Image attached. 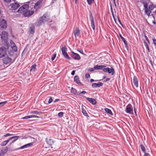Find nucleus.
<instances>
[{
  "label": "nucleus",
  "instance_id": "nucleus-8",
  "mask_svg": "<svg viewBox=\"0 0 156 156\" xmlns=\"http://www.w3.org/2000/svg\"><path fill=\"white\" fill-rule=\"evenodd\" d=\"M34 12V11L31 9H28L23 14V16L24 17H29L32 15Z\"/></svg>",
  "mask_w": 156,
  "mask_h": 156
},
{
  "label": "nucleus",
  "instance_id": "nucleus-21",
  "mask_svg": "<svg viewBox=\"0 0 156 156\" xmlns=\"http://www.w3.org/2000/svg\"><path fill=\"white\" fill-rule=\"evenodd\" d=\"M155 7V5H154L153 4H151L148 6V10L149 11V12H150V15L151 13V11Z\"/></svg>",
  "mask_w": 156,
  "mask_h": 156
},
{
  "label": "nucleus",
  "instance_id": "nucleus-52",
  "mask_svg": "<svg viewBox=\"0 0 156 156\" xmlns=\"http://www.w3.org/2000/svg\"><path fill=\"white\" fill-rule=\"evenodd\" d=\"M87 92L84 91H83L82 92H80L79 93L80 94H85Z\"/></svg>",
  "mask_w": 156,
  "mask_h": 156
},
{
  "label": "nucleus",
  "instance_id": "nucleus-64",
  "mask_svg": "<svg viewBox=\"0 0 156 156\" xmlns=\"http://www.w3.org/2000/svg\"><path fill=\"white\" fill-rule=\"evenodd\" d=\"M0 156H3L2 154V153H0Z\"/></svg>",
  "mask_w": 156,
  "mask_h": 156
},
{
  "label": "nucleus",
  "instance_id": "nucleus-9",
  "mask_svg": "<svg viewBox=\"0 0 156 156\" xmlns=\"http://www.w3.org/2000/svg\"><path fill=\"white\" fill-rule=\"evenodd\" d=\"M7 26L6 21L4 19L2 20L0 22V27L3 29H5Z\"/></svg>",
  "mask_w": 156,
  "mask_h": 156
},
{
  "label": "nucleus",
  "instance_id": "nucleus-29",
  "mask_svg": "<svg viewBox=\"0 0 156 156\" xmlns=\"http://www.w3.org/2000/svg\"><path fill=\"white\" fill-rule=\"evenodd\" d=\"M105 110L107 113L109 114L112 115H113V113L111 110L109 109L108 108H105Z\"/></svg>",
  "mask_w": 156,
  "mask_h": 156
},
{
  "label": "nucleus",
  "instance_id": "nucleus-54",
  "mask_svg": "<svg viewBox=\"0 0 156 156\" xmlns=\"http://www.w3.org/2000/svg\"><path fill=\"white\" fill-rule=\"evenodd\" d=\"M110 80V78H107L104 81V82H106L107 81H109Z\"/></svg>",
  "mask_w": 156,
  "mask_h": 156
},
{
  "label": "nucleus",
  "instance_id": "nucleus-28",
  "mask_svg": "<svg viewBox=\"0 0 156 156\" xmlns=\"http://www.w3.org/2000/svg\"><path fill=\"white\" fill-rule=\"evenodd\" d=\"M30 34H33L34 32V26L30 27L29 31Z\"/></svg>",
  "mask_w": 156,
  "mask_h": 156
},
{
  "label": "nucleus",
  "instance_id": "nucleus-25",
  "mask_svg": "<svg viewBox=\"0 0 156 156\" xmlns=\"http://www.w3.org/2000/svg\"><path fill=\"white\" fill-rule=\"evenodd\" d=\"M106 69V66L105 65H98V70H102L104 72Z\"/></svg>",
  "mask_w": 156,
  "mask_h": 156
},
{
  "label": "nucleus",
  "instance_id": "nucleus-2",
  "mask_svg": "<svg viewBox=\"0 0 156 156\" xmlns=\"http://www.w3.org/2000/svg\"><path fill=\"white\" fill-rule=\"evenodd\" d=\"M1 36L2 41L6 43L8 39V35L7 32L5 31H2L1 34Z\"/></svg>",
  "mask_w": 156,
  "mask_h": 156
},
{
  "label": "nucleus",
  "instance_id": "nucleus-42",
  "mask_svg": "<svg viewBox=\"0 0 156 156\" xmlns=\"http://www.w3.org/2000/svg\"><path fill=\"white\" fill-rule=\"evenodd\" d=\"M94 0H87V2L89 5H91Z\"/></svg>",
  "mask_w": 156,
  "mask_h": 156
},
{
  "label": "nucleus",
  "instance_id": "nucleus-40",
  "mask_svg": "<svg viewBox=\"0 0 156 156\" xmlns=\"http://www.w3.org/2000/svg\"><path fill=\"white\" fill-rule=\"evenodd\" d=\"M56 54H54L51 57V59L52 61L53 60L55 59V58L56 57Z\"/></svg>",
  "mask_w": 156,
  "mask_h": 156
},
{
  "label": "nucleus",
  "instance_id": "nucleus-17",
  "mask_svg": "<svg viewBox=\"0 0 156 156\" xmlns=\"http://www.w3.org/2000/svg\"><path fill=\"white\" fill-rule=\"evenodd\" d=\"M74 81L78 84L81 85L82 83L80 82L79 80V77L78 75H76L74 77Z\"/></svg>",
  "mask_w": 156,
  "mask_h": 156
},
{
  "label": "nucleus",
  "instance_id": "nucleus-3",
  "mask_svg": "<svg viewBox=\"0 0 156 156\" xmlns=\"http://www.w3.org/2000/svg\"><path fill=\"white\" fill-rule=\"evenodd\" d=\"M29 7L28 4H25L20 7L18 10V12L20 13H23V15L25 13L28 9Z\"/></svg>",
  "mask_w": 156,
  "mask_h": 156
},
{
  "label": "nucleus",
  "instance_id": "nucleus-43",
  "mask_svg": "<svg viewBox=\"0 0 156 156\" xmlns=\"http://www.w3.org/2000/svg\"><path fill=\"white\" fill-rule=\"evenodd\" d=\"M30 115L27 116L25 117H24L22 118L23 119H27L29 118H30Z\"/></svg>",
  "mask_w": 156,
  "mask_h": 156
},
{
  "label": "nucleus",
  "instance_id": "nucleus-37",
  "mask_svg": "<svg viewBox=\"0 0 156 156\" xmlns=\"http://www.w3.org/2000/svg\"><path fill=\"white\" fill-rule=\"evenodd\" d=\"M63 114L64 113L63 112H60L58 113V115L60 118H61L63 116Z\"/></svg>",
  "mask_w": 156,
  "mask_h": 156
},
{
  "label": "nucleus",
  "instance_id": "nucleus-44",
  "mask_svg": "<svg viewBox=\"0 0 156 156\" xmlns=\"http://www.w3.org/2000/svg\"><path fill=\"white\" fill-rule=\"evenodd\" d=\"M52 99L51 97H50V98L48 100V103L50 104L51 103L52 101Z\"/></svg>",
  "mask_w": 156,
  "mask_h": 156
},
{
  "label": "nucleus",
  "instance_id": "nucleus-33",
  "mask_svg": "<svg viewBox=\"0 0 156 156\" xmlns=\"http://www.w3.org/2000/svg\"><path fill=\"white\" fill-rule=\"evenodd\" d=\"M41 112L36 111H32L30 113L31 114H34L36 115H40V113H41Z\"/></svg>",
  "mask_w": 156,
  "mask_h": 156
},
{
  "label": "nucleus",
  "instance_id": "nucleus-51",
  "mask_svg": "<svg viewBox=\"0 0 156 156\" xmlns=\"http://www.w3.org/2000/svg\"><path fill=\"white\" fill-rule=\"evenodd\" d=\"M153 42L154 45L156 46V40L153 39Z\"/></svg>",
  "mask_w": 156,
  "mask_h": 156
},
{
  "label": "nucleus",
  "instance_id": "nucleus-60",
  "mask_svg": "<svg viewBox=\"0 0 156 156\" xmlns=\"http://www.w3.org/2000/svg\"><path fill=\"white\" fill-rule=\"evenodd\" d=\"M111 13H112V17H114V16H115L114 12H111Z\"/></svg>",
  "mask_w": 156,
  "mask_h": 156
},
{
  "label": "nucleus",
  "instance_id": "nucleus-34",
  "mask_svg": "<svg viewBox=\"0 0 156 156\" xmlns=\"http://www.w3.org/2000/svg\"><path fill=\"white\" fill-rule=\"evenodd\" d=\"M7 103V101H5L0 103V108L4 106Z\"/></svg>",
  "mask_w": 156,
  "mask_h": 156
},
{
  "label": "nucleus",
  "instance_id": "nucleus-22",
  "mask_svg": "<svg viewBox=\"0 0 156 156\" xmlns=\"http://www.w3.org/2000/svg\"><path fill=\"white\" fill-rule=\"evenodd\" d=\"M33 143H31L29 144H26V145H23V146L20 147V149H23L25 148H26L27 147L32 146L33 145Z\"/></svg>",
  "mask_w": 156,
  "mask_h": 156
},
{
  "label": "nucleus",
  "instance_id": "nucleus-10",
  "mask_svg": "<svg viewBox=\"0 0 156 156\" xmlns=\"http://www.w3.org/2000/svg\"><path fill=\"white\" fill-rule=\"evenodd\" d=\"M125 111L126 113L129 114L133 112V109L131 105L129 104L126 106Z\"/></svg>",
  "mask_w": 156,
  "mask_h": 156
},
{
  "label": "nucleus",
  "instance_id": "nucleus-45",
  "mask_svg": "<svg viewBox=\"0 0 156 156\" xmlns=\"http://www.w3.org/2000/svg\"><path fill=\"white\" fill-rule=\"evenodd\" d=\"M103 85V83L101 82H98V87L102 86Z\"/></svg>",
  "mask_w": 156,
  "mask_h": 156
},
{
  "label": "nucleus",
  "instance_id": "nucleus-35",
  "mask_svg": "<svg viewBox=\"0 0 156 156\" xmlns=\"http://www.w3.org/2000/svg\"><path fill=\"white\" fill-rule=\"evenodd\" d=\"M140 148L143 152L144 153H145L146 151L145 149V148L144 147L143 144H141L140 145Z\"/></svg>",
  "mask_w": 156,
  "mask_h": 156
},
{
  "label": "nucleus",
  "instance_id": "nucleus-4",
  "mask_svg": "<svg viewBox=\"0 0 156 156\" xmlns=\"http://www.w3.org/2000/svg\"><path fill=\"white\" fill-rule=\"evenodd\" d=\"M61 51L62 55L66 58L69 60L71 59V58L69 56L67 52V48L65 46L62 48Z\"/></svg>",
  "mask_w": 156,
  "mask_h": 156
},
{
  "label": "nucleus",
  "instance_id": "nucleus-27",
  "mask_svg": "<svg viewBox=\"0 0 156 156\" xmlns=\"http://www.w3.org/2000/svg\"><path fill=\"white\" fill-rule=\"evenodd\" d=\"M82 112L83 115L85 116H86L87 117H89L87 113V112L82 107Z\"/></svg>",
  "mask_w": 156,
  "mask_h": 156
},
{
  "label": "nucleus",
  "instance_id": "nucleus-48",
  "mask_svg": "<svg viewBox=\"0 0 156 156\" xmlns=\"http://www.w3.org/2000/svg\"><path fill=\"white\" fill-rule=\"evenodd\" d=\"M144 153V156H151L150 154L148 153H146V152Z\"/></svg>",
  "mask_w": 156,
  "mask_h": 156
},
{
  "label": "nucleus",
  "instance_id": "nucleus-18",
  "mask_svg": "<svg viewBox=\"0 0 156 156\" xmlns=\"http://www.w3.org/2000/svg\"><path fill=\"white\" fill-rule=\"evenodd\" d=\"M86 99L88 101H89L92 104L95 105L96 103V101L93 98H87Z\"/></svg>",
  "mask_w": 156,
  "mask_h": 156
},
{
  "label": "nucleus",
  "instance_id": "nucleus-49",
  "mask_svg": "<svg viewBox=\"0 0 156 156\" xmlns=\"http://www.w3.org/2000/svg\"><path fill=\"white\" fill-rule=\"evenodd\" d=\"M104 58V57H101L99 59H98V60L99 61H98V62H100L101 61H102V59Z\"/></svg>",
  "mask_w": 156,
  "mask_h": 156
},
{
  "label": "nucleus",
  "instance_id": "nucleus-46",
  "mask_svg": "<svg viewBox=\"0 0 156 156\" xmlns=\"http://www.w3.org/2000/svg\"><path fill=\"white\" fill-rule=\"evenodd\" d=\"M12 135H13V134H10L9 133H7L5 135H4V136L5 137H7L9 136H12Z\"/></svg>",
  "mask_w": 156,
  "mask_h": 156
},
{
  "label": "nucleus",
  "instance_id": "nucleus-23",
  "mask_svg": "<svg viewBox=\"0 0 156 156\" xmlns=\"http://www.w3.org/2000/svg\"><path fill=\"white\" fill-rule=\"evenodd\" d=\"M20 137L18 136H14L10 138H9V140H10L13 139V140H12V143H13L18 139Z\"/></svg>",
  "mask_w": 156,
  "mask_h": 156
},
{
  "label": "nucleus",
  "instance_id": "nucleus-32",
  "mask_svg": "<svg viewBox=\"0 0 156 156\" xmlns=\"http://www.w3.org/2000/svg\"><path fill=\"white\" fill-rule=\"evenodd\" d=\"M94 69H98V65H96L94 67V68H90L88 69L89 71L92 72L94 70Z\"/></svg>",
  "mask_w": 156,
  "mask_h": 156
},
{
  "label": "nucleus",
  "instance_id": "nucleus-6",
  "mask_svg": "<svg viewBox=\"0 0 156 156\" xmlns=\"http://www.w3.org/2000/svg\"><path fill=\"white\" fill-rule=\"evenodd\" d=\"M141 2L143 4L144 6V9L145 11V13L148 16H150L149 11L148 10V4L146 1H144L143 2L141 1Z\"/></svg>",
  "mask_w": 156,
  "mask_h": 156
},
{
  "label": "nucleus",
  "instance_id": "nucleus-14",
  "mask_svg": "<svg viewBox=\"0 0 156 156\" xmlns=\"http://www.w3.org/2000/svg\"><path fill=\"white\" fill-rule=\"evenodd\" d=\"M105 72H108L109 74L111 73L112 75H113L114 74V70L112 67L111 68H106Z\"/></svg>",
  "mask_w": 156,
  "mask_h": 156
},
{
  "label": "nucleus",
  "instance_id": "nucleus-63",
  "mask_svg": "<svg viewBox=\"0 0 156 156\" xmlns=\"http://www.w3.org/2000/svg\"><path fill=\"white\" fill-rule=\"evenodd\" d=\"M106 78V76H103V79H105Z\"/></svg>",
  "mask_w": 156,
  "mask_h": 156
},
{
  "label": "nucleus",
  "instance_id": "nucleus-59",
  "mask_svg": "<svg viewBox=\"0 0 156 156\" xmlns=\"http://www.w3.org/2000/svg\"><path fill=\"white\" fill-rule=\"evenodd\" d=\"M60 100L59 99H56L55 101H54V102H55L57 101H59Z\"/></svg>",
  "mask_w": 156,
  "mask_h": 156
},
{
  "label": "nucleus",
  "instance_id": "nucleus-53",
  "mask_svg": "<svg viewBox=\"0 0 156 156\" xmlns=\"http://www.w3.org/2000/svg\"><path fill=\"white\" fill-rule=\"evenodd\" d=\"M11 0H4L5 2L7 3H9L11 2Z\"/></svg>",
  "mask_w": 156,
  "mask_h": 156
},
{
  "label": "nucleus",
  "instance_id": "nucleus-7",
  "mask_svg": "<svg viewBox=\"0 0 156 156\" xmlns=\"http://www.w3.org/2000/svg\"><path fill=\"white\" fill-rule=\"evenodd\" d=\"M3 57L4 58L2 59V61L3 63L7 65L9 64L12 60V58L7 55Z\"/></svg>",
  "mask_w": 156,
  "mask_h": 156
},
{
  "label": "nucleus",
  "instance_id": "nucleus-12",
  "mask_svg": "<svg viewBox=\"0 0 156 156\" xmlns=\"http://www.w3.org/2000/svg\"><path fill=\"white\" fill-rule=\"evenodd\" d=\"M90 14V18L91 21V26L93 30L95 29V25L94 20L93 17L92 16V13L90 12H89Z\"/></svg>",
  "mask_w": 156,
  "mask_h": 156
},
{
  "label": "nucleus",
  "instance_id": "nucleus-39",
  "mask_svg": "<svg viewBox=\"0 0 156 156\" xmlns=\"http://www.w3.org/2000/svg\"><path fill=\"white\" fill-rule=\"evenodd\" d=\"M92 86L93 87H98V83H93Z\"/></svg>",
  "mask_w": 156,
  "mask_h": 156
},
{
  "label": "nucleus",
  "instance_id": "nucleus-41",
  "mask_svg": "<svg viewBox=\"0 0 156 156\" xmlns=\"http://www.w3.org/2000/svg\"><path fill=\"white\" fill-rule=\"evenodd\" d=\"M30 118L34 117L38 118L40 117H39L38 116L35 115H30Z\"/></svg>",
  "mask_w": 156,
  "mask_h": 156
},
{
  "label": "nucleus",
  "instance_id": "nucleus-26",
  "mask_svg": "<svg viewBox=\"0 0 156 156\" xmlns=\"http://www.w3.org/2000/svg\"><path fill=\"white\" fill-rule=\"evenodd\" d=\"M46 141L47 143L50 145H51L53 143V140L51 139H48V138H46Z\"/></svg>",
  "mask_w": 156,
  "mask_h": 156
},
{
  "label": "nucleus",
  "instance_id": "nucleus-20",
  "mask_svg": "<svg viewBox=\"0 0 156 156\" xmlns=\"http://www.w3.org/2000/svg\"><path fill=\"white\" fill-rule=\"evenodd\" d=\"M11 47L12 49V50L14 52H17V48L16 45H15V44L13 42L11 43Z\"/></svg>",
  "mask_w": 156,
  "mask_h": 156
},
{
  "label": "nucleus",
  "instance_id": "nucleus-62",
  "mask_svg": "<svg viewBox=\"0 0 156 156\" xmlns=\"http://www.w3.org/2000/svg\"><path fill=\"white\" fill-rule=\"evenodd\" d=\"M114 20L116 22V20H115V16H114V17H113Z\"/></svg>",
  "mask_w": 156,
  "mask_h": 156
},
{
  "label": "nucleus",
  "instance_id": "nucleus-24",
  "mask_svg": "<svg viewBox=\"0 0 156 156\" xmlns=\"http://www.w3.org/2000/svg\"><path fill=\"white\" fill-rule=\"evenodd\" d=\"M119 35L120 37H121V39L122 40L124 44H125L126 47H128V44L127 42L126 41V39L122 36V35L121 34H119Z\"/></svg>",
  "mask_w": 156,
  "mask_h": 156
},
{
  "label": "nucleus",
  "instance_id": "nucleus-30",
  "mask_svg": "<svg viewBox=\"0 0 156 156\" xmlns=\"http://www.w3.org/2000/svg\"><path fill=\"white\" fill-rule=\"evenodd\" d=\"M36 64H34L31 67L30 71L32 72L35 71L36 69Z\"/></svg>",
  "mask_w": 156,
  "mask_h": 156
},
{
  "label": "nucleus",
  "instance_id": "nucleus-1",
  "mask_svg": "<svg viewBox=\"0 0 156 156\" xmlns=\"http://www.w3.org/2000/svg\"><path fill=\"white\" fill-rule=\"evenodd\" d=\"M9 47V44L5 43L0 48V58L4 57L7 54V51L8 50Z\"/></svg>",
  "mask_w": 156,
  "mask_h": 156
},
{
  "label": "nucleus",
  "instance_id": "nucleus-31",
  "mask_svg": "<svg viewBox=\"0 0 156 156\" xmlns=\"http://www.w3.org/2000/svg\"><path fill=\"white\" fill-rule=\"evenodd\" d=\"M10 140L9 138L7 140L3 141L1 144V145L2 146H5L9 142Z\"/></svg>",
  "mask_w": 156,
  "mask_h": 156
},
{
  "label": "nucleus",
  "instance_id": "nucleus-5",
  "mask_svg": "<svg viewBox=\"0 0 156 156\" xmlns=\"http://www.w3.org/2000/svg\"><path fill=\"white\" fill-rule=\"evenodd\" d=\"M49 20V17L47 14H45L42 17L40 18L39 22L40 23L48 21Z\"/></svg>",
  "mask_w": 156,
  "mask_h": 156
},
{
  "label": "nucleus",
  "instance_id": "nucleus-16",
  "mask_svg": "<svg viewBox=\"0 0 156 156\" xmlns=\"http://www.w3.org/2000/svg\"><path fill=\"white\" fill-rule=\"evenodd\" d=\"M133 82L134 85L136 87H138V80L136 77L135 76H134L133 77Z\"/></svg>",
  "mask_w": 156,
  "mask_h": 156
},
{
  "label": "nucleus",
  "instance_id": "nucleus-13",
  "mask_svg": "<svg viewBox=\"0 0 156 156\" xmlns=\"http://www.w3.org/2000/svg\"><path fill=\"white\" fill-rule=\"evenodd\" d=\"M20 6L19 4L17 3L14 2L10 4V9L15 10L17 9Z\"/></svg>",
  "mask_w": 156,
  "mask_h": 156
},
{
  "label": "nucleus",
  "instance_id": "nucleus-55",
  "mask_svg": "<svg viewBox=\"0 0 156 156\" xmlns=\"http://www.w3.org/2000/svg\"><path fill=\"white\" fill-rule=\"evenodd\" d=\"M75 73V70H73L71 73V74L72 75H74Z\"/></svg>",
  "mask_w": 156,
  "mask_h": 156
},
{
  "label": "nucleus",
  "instance_id": "nucleus-50",
  "mask_svg": "<svg viewBox=\"0 0 156 156\" xmlns=\"http://www.w3.org/2000/svg\"><path fill=\"white\" fill-rule=\"evenodd\" d=\"M144 37H145V38L146 40H147V41L148 42H149V39H148V37H147L146 35H145V36H144Z\"/></svg>",
  "mask_w": 156,
  "mask_h": 156
},
{
  "label": "nucleus",
  "instance_id": "nucleus-57",
  "mask_svg": "<svg viewBox=\"0 0 156 156\" xmlns=\"http://www.w3.org/2000/svg\"><path fill=\"white\" fill-rule=\"evenodd\" d=\"M78 51L81 54H83V51H82V50L79 51L78 50Z\"/></svg>",
  "mask_w": 156,
  "mask_h": 156
},
{
  "label": "nucleus",
  "instance_id": "nucleus-15",
  "mask_svg": "<svg viewBox=\"0 0 156 156\" xmlns=\"http://www.w3.org/2000/svg\"><path fill=\"white\" fill-rule=\"evenodd\" d=\"M42 0H39L35 4L34 6V8L35 9H38L40 8V5L42 3Z\"/></svg>",
  "mask_w": 156,
  "mask_h": 156
},
{
  "label": "nucleus",
  "instance_id": "nucleus-58",
  "mask_svg": "<svg viewBox=\"0 0 156 156\" xmlns=\"http://www.w3.org/2000/svg\"><path fill=\"white\" fill-rule=\"evenodd\" d=\"M97 81V80H94L93 79H91L90 80V82H92L94 81Z\"/></svg>",
  "mask_w": 156,
  "mask_h": 156
},
{
  "label": "nucleus",
  "instance_id": "nucleus-36",
  "mask_svg": "<svg viewBox=\"0 0 156 156\" xmlns=\"http://www.w3.org/2000/svg\"><path fill=\"white\" fill-rule=\"evenodd\" d=\"M8 53L9 55L11 56H12L14 55V52L12 50L9 51L8 52Z\"/></svg>",
  "mask_w": 156,
  "mask_h": 156
},
{
  "label": "nucleus",
  "instance_id": "nucleus-61",
  "mask_svg": "<svg viewBox=\"0 0 156 156\" xmlns=\"http://www.w3.org/2000/svg\"><path fill=\"white\" fill-rule=\"evenodd\" d=\"M118 20H119V23H120V24L121 25H122V24L121 23V21H120V20L119 19V17H118Z\"/></svg>",
  "mask_w": 156,
  "mask_h": 156
},
{
  "label": "nucleus",
  "instance_id": "nucleus-56",
  "mask_svg": "<svg viewBox=\"0 0 156 156\" xmlns=\"http://www.w3.org/2000/svg\"><path fill=\"white\" fill-rule=\"evenodd\" d=\"M110 9H111V12H113V9L112 8V5H111V4L110 5Z\"/></svg>",
  "mask_w": 156,
  "mask_h": 156
},
{
  "label": "nucleus",
  "instance_id": "nucleus-11",
  "mask_svg": "<svg viewBox=\"0 0 156 156\" xmlns=\"http://www.w3.org/2000/svg\"><path fill=\"white\" fill-rule=\"evenodd\" d=\"M71 56L72 58L75 60H79L80 57L78 54L74 52L73 51H71Z\"/></svg>",
  "mask_w": 156,
  "mask_h": 156
},
{
  "label": "nucleus",
  "instance_id": "nucleus-38",
  "mask_svg": "<svg viewBox=\"0 0 156 156\" xmlns=\"http://www.w3.org/2000/svg\"><path fill=\"white\" fill-rule=\"evenodd\" d=\"M145 44L146 48L147 49L148 51V52H150L149 48V46H148L147 44L145 41Z\"/></svg>",
  "mask_w": 156,
  "mask_h": 156
},
{
  "label": "nucleus",
  "instance_id": "nucleus-19",
  "mask_svg": "<svg viewBox=\"0 0 156 156\" xmlns=\"http://www.w3.org/2000/svg\"><path fill=\"white\" fill-rule=\"evenodd\" d=\"M74 34L75 38H76L80 35V31L78 28H76L74 32Z\"/></svg>",
  "mask_w": 156,
  "mask_h": 156
},
{
  "label": "nucleus",
  "instance_id": "nucleus-47",
  "mask_svg": "<svg viewBox=\"0 0 156 156\" xmlns=\"http://www.w3.org/2000/svg\"><path fill=\"white\" fill-rule=\"evenodd\" d=\"M85 76L86 78H88L90 77V74L88 73H87L85 75Z\"/></svg>",
  "mask_w": 156,
  "mask_h": 156
}]
</instances>
